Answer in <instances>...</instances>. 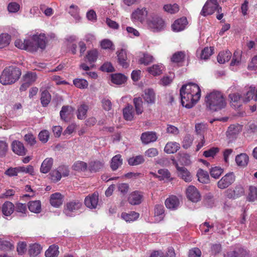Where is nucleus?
Returning a JSON list of instances; mask_svg holds the SVG:
<instances>
[{"label": "nucleus", "mask_w": 257, "mask_h": 257, "mask_svg": "<svg viewBox=\"0 0 257 257\" xmlns=\"http://www.w3.org/2000/svg\"><path fill=\"white\" fill-rule=\"evenodd\" d=\"M74 109L71 106H63L60 112L61 118L64 120H67L71 117V115L73 113Z\"/></svg>", "instance_id": "obj_29"}, {"label": "nucleus", "mask_w": 257, "mask_h": 257, "mask_svg": "<svg viewBox=\"0 0 257 257\" xmlns=\"http://www.w3.org/2000/svg\"><path fill=\"white\" fill-rule=\"evenodd\" d=\"M180 95L182 106L191 108L200 99L201 90L197 84L189 83L182 86L180 90Z\"/></svg>", "instance_id": "obj_2"}, {"label": "nucleus", "mask_w": 257, "mask_h": 257, "mask_svg": "<svg viewBox=\"0 0 257 257\" xmlns=\"http://www.w3.org/2000/svg\"><path fill=\"white\" fill-rule=\"evenodd\" d=\"M79 8L77 6L72 5L70 6L69 13L72 16L76 22H79L81 17L79 15Z\"/></svg>", "instance_id": "obj_44"}, {"label": "nucleus", "mask_w": 257, "mask_h": 257, "mask_svg": "<svg viewBox=\"0 0 257 257\" xmlns=\"http://www.w3.org/2000/svg\"><path fill=\"white\" fill-rule=\"evenodd\" d=\"M13 151L17 155L24 156L26 154V150L22 143L18 141H14L12 144Z\"/></svg>", "instance_id": "obj_20"}, {"label": "nucleus", "mask_w": 257, "mask_h": 257, "mask_svg": "<svg viewBox=\"0 0 257 257\" xmlns=\"http://www.w3.org/2000/svg\"><path fill=\"white\" fill-rule=\"evenodd\" d=\"M146 25L153 32L161 31L166 26L164 21L161 17L154 15H150L146 21Z\"/></svg>", "instance_id": "obj_5"}, {"label": "nucleus", "mask_w": 257, "mask_h": 257, "mask_svg": "<svg viewBox=\"0 0 257 257\" xmlns=\"http://www.w3.org/2000/svg\"><path fill=\"white\" fill-rule=\"evenodd\" d=\"M7 9L9 13H16L20 10V5L16 2H11L8 4Z\"/></svg>", "instance_id": "obj_59"}, {"label": "nucleus", "mask_w": 257, "mask_h": 257, "mask_svg": "<svg viewBox=\"0 0 257 257\" xmlns=\"http://www.w3.org/2000/svg\"><path fill=\"white\" fill-rule=\"evenodd\" d=\"M141 140L143 144H148L155 142L157 140V136L154 132H147L142 134Z\"/></svg>", "instance_id": "obj_19"}, {"label": "nucleus", "mask_w": 257, "mask_h": 257, "mask_svg": "<svg viewBox=\"0 0 257 257\" xmlns=\"http://www.w3.org/2000/svg\"><path fill=\"white\" fill-rule=\"evenodd\" d=\"M15 209L14 204L9 201L5 202L2 206V212L6 216L10 215Z\"/></svg>", "instance_id": "obj_32"}, {"label": "nucleus", "mask_w": 257, "mask_h": 257, "mask_svg": "<svg viewBox=\"0 0 257 257\" xmlns=\"http://www.w3.org/2000/svg\"><path fill=\"white\" fill-rule=\"evenodd\" d=\"M102 167L101 162H91L89 167L90 171L97 172Z\"/></svg>", "instance_id": "obj_63"}, {"label": "nucleus", "mask_w": 257, "mask_h": 257, "mask_svg": "<svg viewBox=\"0 0 257 257\" xmlns=\"http://www.w3.org/2000/svg\"><path fill=\"white\" fill-rule=\"evenodd\" d=\"M188 24L186 18L182 17L176 20L172 25V29L174 32H178L184 30Z\"/></svg>", "instance_id": "obj_13"}, {"label": "nucleus", "mask_w": 257, "mask_h": 257, "mask_svg": "<svg viewBox=\"0 0 257 257\" xmlns=\"http://www.w3.org/2000/svg\"><path fill=\"white\" fill-rule=\"evenodd\" d=\"M244 194V189L242 186H236L234 189H228L225 192L226 196L229 199H235Z\"/></svg>", "instance_id": "obj_12"}, {"label": "nucleus", "mask_w": 257, "mask_h": 257, "mask_svg": "<svg viewBox=\"0 0 257 257\" xmlns=\"http://www.w3.org/2000/svg\"><path fill=\"white\" fill-rule=\"evenodd\" d=\"M196 176L198 178V181L201 183L208 184L210 182V178L208 173L202 169H198Z\"/></svg>", "instance_id": "obj_24"}, {"label": "nucleus", "mask_w": 257, "mask_h": 257, "mask_svg": "<svg viewBox=\"0 0 257 257\" xmlns=\"http://www.w3.org/2000/svg\"><path fill=\"white\" fill-rule=\"evenodd\" d=\"M247 200L249 201H254L255 200H257V187L254 186L249 187Z\"/></svg>", "instance_id": "obj_52"}, {"label": "nucleus", "mask_w": 257, "mask_h": 257, "mask_svg": "<svg viewBox=\"0 0 257 257\" xmlns=\"http://www.w3.org/2000/svg\"><path fill=\"white\" fill-rule=\"evenodd\" d=\"M206 107L212 111H219L226 105L225 97L223 94L217 90H213L206 94L205 98Z\"/></svg>", "instance_id": "obj_3"}, {"label": "nucleus", "mask_w": 257, "mask_h": 257, "mask_svg": "<svg viewBox=\"0 0 257 257\" xmlns=\"http://www.w3.org/2000/svg\"><path fill=\"white\" fill-rule=\"evenodd\" d=\"M185 54L184 52H178L173 54L171 61L173 62L178 63L183 61L185 58Z\"/></svg>", "instance_id": "obj_57"}, {"label": "nucleus", "mask_w": 257, "mask_h": 257, "mask_svg": "<svg viewBox=\"0 0 257 257\" xmlns=\"http://www.w3.org/2000/svg\"><path fill=\"white\" fill-rule=\"evenodd\" d=\"M174 77L173 74H170V76H163L160 81V84L163 86H167L170 84Z\"/></svg>", "instance_id": "obj_55"}, {"label": "nucleus", "mask_w": 257, "mask_h": 257, "mask_svg": "<svg viewBox=\"0 0 257 257\" xmlns=\"http://www.w3.org/2000/svg\"><path fill=\"white\" fill-rule=\"evenodd\" d=\"M51 99V96L49 92L45 90L42 92L41 101L43 106H47Z\"/></svg>", "instance_id": "obj_47"}, {"label": "nucleus", "mask_w": 257, "mask_h": 257, "mask_svg": "<svg viewBox=\"0 0 257 257\" xmlns=\"http://www.w3.org/2000/svg\"><path fill=\"white\" fill-rule=\"evenodd\" d=\"M163 10L168 13L174 14L179 12V7L177 4H167L164 6Z\"/></svg>", "instance_id": "obj_35"}, {"label": "nucleus", "mask_w": 257, "mask_h": 257, "mask_svg": "<svg viewBox=\"0 0 257 257\" xmlns=\"http://www.w3.org/2000/svg\"><path fill=\"white\" fill-rule=\"evenodd\" d=\"M47 44V38L45 34L37 32L29 36L24 40L17 39L15 42L16 47L22 50L34 53L45 49Z\"/></svg>", "instance_id": "obj_1"}, {"label": "nucleus", "mask_w": 257, "mask_h": 257, "mask_svg": "<svg viewBox=\"0 0 257 257\" xmlns=\"http://www.w3.org/2000/svg\"><path fill=\"white\" fill-rule=\"evenodd\" d=\"M116 54L119 64L123 67L127 68L129 64L126 61L127 56L126 50L125 49H121V50L117 51Z\"/></svg>", "instance_id": "obj_22"}, {"label": "nucleus", "mask_w": 257, "mask_h": 257, "mask_svg": "<svg viewBox=\"0 0 257 257\" xmlns=\"http://www.w3.org/2000/svg\"><path fill=\"white\" fill-rule=\"evenodd\" d=\"M221 8L219 7L217 0H208L203 7L201 12V15L203 16L211 15L215 11L218 13Z\"/></svg>", "instance_id": "obj_8"}, {"label": "nucleus", "mask_w": 257, "mask_h": 257, "mask_svg": "<svg viewBox=\"0 0 257 257\" xmlns=\"http://www.w3.org/2000/svg\"><path fill=\"white\" fill-rule=\"evenodd\" d=\"M127 77L121 73L112 74L110 75L111 82L116 85H121L126 82Z\"/></svg>", "instance_id": "obj_23"}, {"label": "nucleus", "mask_w": 257, "mask_h": 257, "mask_svg": "<svg viewBox=\"0 0 257 257\" xmlns=\"http://www.w3.org/2000/svg\"><path fill=\"white\" fill-rule=\"evenodd\" d=\"M173 163L177 170L178 176L186 182L191 181L192 180L191 175L183 165L179 164L178 162H173ZM179 163H181V162H179Z\"/></svg>", "instance_id": "obj_9"}, {"label": "nucleus", "mask_w": 257, "mask_h": 257, "mask_svg": "<svg viewBox=\"0 0 257 257\" xmlns=\"http://www.w3.org/2000/svg\"><path fill=\"white\" fill-rule=\"evenodd\" d=\"M59 247L57 245H52L45 252L46 257H57L59 254Z\"/></svg>", "instance_id": "obj_40"}, {"label": "nucleus", "mask_w": 257, "mask_h": 257, "mask_svg": "<svg viewBox=\"0 0 257 257\" xmlns=\"http://www.w3.org/2000/svg\"><path fill=\"white\" fill-rule=\"evenodd\" d=\"M98 55L97 50L93 49L87 52L86 58L90 63H93L96 61Z\"/></svg>", "instance_id": "obj_48"}, {"label": "nucleus", "mask_w": 257, "mask_h": 257, "mask_svg": "<svg viewBox=\"0 0 257 257\" xmlns=\"http://www.w3.org/2000/svg\"><path fill=\"white\" fill-rule=\"evenodd\" d=\"M179 149V144L176 142H169L166 144L164 151L168 154H173L176 152Z\"/></svg>", "instance_id": "obj_31"}, {"label": "nucleus", "mask_w": 257, "mask_h": 257, "mask_svg": "<svg viewBox=\"0 0 257 257\" xmlns=\"http://www.w3.org/2000/svg\"><path fill=\"white\" fill-rule=\"evenodd\" d=\"M100 45L101 48L103 49H114L113 43L111 41L107 39H105L101 41Z\"/></svg>", "instance_id": "obj_54"}, {"label": "nucleus", "mask_w": 257, "mask_h": 257, "mask_svg": "<svg viewBox=\"0 0 257 257\" xmlns=\"http://www.w3.org/2000/svg\"><path fill=\"white\" fill-rule=\"evenodd\" d=\"M230 103L234 109L239 108L242 105L241 96L238 93H233L229 95Z\"/></svg>", "instance_id": "obj_16"}, {"label": "nucleus", "mask_w": 257, "mask_h": 257, "mask_svg": "<svg viewBox=\"0 0 257 257\" xmlns=\"http://www.w3.org/2000/svg\"><path fill=\"white\" fill-rule=\"evenodd\" d=\"M186 194L187 198L193 202H197L200 200V194L194 186H189L186 189Z\"/></svg>", "instance_id": "obj_11"}, {"label": "nucleus", "mask_w": 257, "mask_h": 257, "mask_svg": "<svg viewBox=\"0 0 257 257\" xmlns=\"http://www.w3.org/2000/svg\"><path fill=\"white\" fill-rule=\"evenodd\" d=\"M148 15L149 13L146 8L140 7L133 12L131 15V19L134 22H139L146 25Z\"/></svg>", "instance_id": "obj_6"}, {"label": "nucleus", "mask_w": 257, "mask_h": 257, "mask_svg": "<svg viewBox=\"0 0 257 257\" xmlns=\"http://www.w3.org/2000/svg\"><path fill=\"white\" fill-rule=\"evenodd\" d=\"M52 162H42L40 168V171L43 173H47L51 169Z\"/></svg>", "instance_id": "obj_62"}, {"label": "nucleus", "mask_w": 257, "mask_h": 257, "mask_svg": "<svg viewBox=\"0 0 257 257\" xmlns=\"http://www.w3.org/2000/svg\"><path fill=\"white\" fill-rule=\"evenodd\" d=\"M164 206L162 205H156L155 208V217L156 221H160L164 216Z\"/></svg>", "instance_id": "obj_34"}, {"label": "nucleus", "mask_w": 257, "mask_h": 257, "mask_svg": "<svg viewBox=\"0 0 257 257\" xmlns=\"http://www.w3.org/2000/svg\"><path fill=\"white\" fill-rule=\"evenodd\" d=\"M50 178L53 183H57L60 181L62 178L61 174L58 170L56 169L52 171L50 174Z\"/></svg>", "instance_id": "obj_53"}, {"label": "nucleus", "mask_w": 257, "mask_h": 257, "mask_svg": "<svg viewBox=\"0 0 257 257\" xmlns=\"http://www.w3.org/2000/svg\"><path fill=\"white\" fill-rule=\"evenodd\" d=\"M231 57V53L229 51L221 52L217 56V61L220 64H223L228 61Z\"/></svg>", "instance_id": "obj_33"}, {"label": "nucleus", "mask_w": 257, "mask_h": 257, "mask_svg": "<svg viewBox=\"0 0 257 257\" xmlns=\"http://www.w3.org/2000/svg\"><path fill=\"white\" fill-rule=\"evenodd\" d=\"M154 61V58L152 55L148 53H144L140 56L138 62L140 64H143L147 66L153 62Z\"/></svg>", "instance_id": "obj_28"}, {"label": "nucleus", "mask_w": 257, "mask_h": 257, "mask_svg": "<svg viewBox=\"0 0 257 257\" xmlns=\"http://www.w3.org/2000/svg\"><path fill=\"white\" fill-rule=\"evenodd\" d=\"M179 200L176 196H170L165 201L166 207L170 209H176L179 206Z\"/></svg>", "instance_id": "obj_21"}, {"label": "nucleus", "mask_w": 257, "mask_h": 257, "mask_svg": "<svg viewBox=\"0 0 257 257\" xmlns=\"http://www.w3.org/2000/svg\"><path fill=\"white\" fill-rule=\"evenodd\" d=\"M73 84L79 89H85L88 86V82L84 79L76 78L73 81Z\"/></svg>", "instance_id": "obj_46"}, {"label": "nucleus", "mask_w": 257, "mask_h": 257, "mask_svg": "<svg viewBox=\"0 0 257 257\" xmlns=\"http://www.w3.org/2000/svg\"><path fill=\"white\" fill-rule=\"evenodd\" d=\"M62 196L60 193H55L51 195L50 203L52 206L58 207L62 204Z\"/></svg>", "instance_id": "obj_26"}, {"label": "nucleus", "mask_w": 257, "mask_h": 257, "mask_svg": "<svg viewBox=\"0 0 257 257\" xmlns=\"http://www.w3.org/2000/svg\"><path fill=\"white\" fill-rule=\"evenodd\" d=\"M39 138L40 140L44 143H46L49 138V133L48 131H42L39 134Z\"/></svg>", "instance_id": "obj_64"}, {"label": "nucleus", "mask_w": 257, "mask_h": 257, "mask_svg": "<svg viewBox=\"0 0 257 257\" xmlns=\"http://www.w3.org/2000/svg\"><path fill=\"white\" fill-rule=\"evenodd\" d=\"M21 74L20 70L14 67L6 68L0 76V83L3 85H9L18 80Z\"/></svg>", "instance_id": "obj_4"}, {"label": "nucleus", "mask_w": 257, "mask_h": 257, "mask_svg": "<svg viewBox=\"0 0 257 257\" xmlns=\"http://www.w3.org/2000/svg\"><path fill=\"white\" fill-rule=\"evenodd\" d=\"M143 195L141 192L136 191L131 193L128 198V202L133 205H139L143 200Z\"/></svg>", "instance_id": "obj_17"}, {"label": "nucleus", "mask_w": 257, "mask_h": 257, "mask_svg": "<svg viewBox=\"0 0 257 257\" xmlns=\"http://www.w3.org/2000/svg\"><path fill=\"white\" fill-rule=\"evenodd\" d=\"M11 37L7 33H2L0 35V49L8 46L11 42Z\"/></svg>", "instance_id": "obj_38"}, {"label": "nucleus", "mask_w": 257, "mask_h": 257, "mask_svg": "<svg viewBox=\"0 0 257 257\" xmlns=\"http://www.w3.org/2000/svg\"><path fill=\"white\" fill-rule=\"evenodd\" d=\"M220 149L218 147H213L210 148V149L206 150L203 152V155L206 158H213L214 156L219 152Z\"/></svg>", "instance_id": "obj_50"}, {"label": "nucleus", "mask_w": 257, "mask_h": 257, "mask_svg": "<svg viewBox=\"0 0 257 257\" xmlns=\"http://www.w3.org/2000/svg\"><path fill=\"white\" fill-rule=\"evenodd\" d=\"M82 202L74 200L67 202L65 205L64 213L68 216H73L82 207Z\"/></svg>", "instance_id": "obj_7"}, {"label": "nucleus", "mask_w": 257, "mask_h": 257, "mask_svg": "<svg viewBox=\"0 0 257 257\" xmlns=\"http://www.w3.org/2000/svg\"><path fill=\"white\" fill-rule=\"evenodd\" d=\"M255 87L254 86H250L247 88L244 96V101L248 102L252 99H254L255 95H254Z\"/></svg>", "instance_id": "obj_45"}, {"label": "nucleus", "mask_w": 257, "mask_h": 257, "mask_svg": "<svg viewBox=\"0 0 257 257\" xmlns=\"http://www.w3.org/2000/svg\"><path fill=\"white\" fill-rule=\"evenodd\" d=\"M135 107L136 113L140 115L142 113L144 110L143 102L141 97H135L133 100Z\"/></svg>", "instance_id": "obj_37"}, {"label": "nucleus", "mask_w": 257, "mask_h": 257, "mask_svg": "<svg viewBox=\"0 0 257 257\" xmlns=\"http://www.w3.org/2000/svg\"><path fill=\"white\" fill-rule=\"evenodd\" d=\"M88 109V105L82 104L78 108L77 110V118L79 119H84L86 117V113Z\"/></svg>", "instance_id": "obj_43"}, {"label": "nucleus", "mask_w": 257, "mask_h": 257, "mask_svg": "<svg viewBox=\"0 0 257 257\" xmlns=\"http://www.w3.org/2000/svg\"><path fill=\"white\" fill-rule=\"evenodd\" d=\"M165 69V67L162 63L154 64L147 68L149 73L154 76H159L163 73Z\"/></svg>", "instance_id": "obj_15"}, {"label": "nucleus", "mask_w": 257, "mask_h": 257, "mask_svg": "<svg viewBox=\"0 0 257 257\" xmlns=\"http://www.w3.org/2000/svg\"><path fill=\"white\" fill-rule=\"evenodd\" d=\"M72 167L75 171H85L87 169V165L84 162H75Z\"/></svg>", "instance_id": "obj_56"}, {"label": "nucleus", "mask_w": 257, "mask_h": 257, "mask_svg": "<svg viewBox=\"0 0 257 257\" xmlns=\"http://www.w3.org/2000/svg\"><path fill=\"white\" fill-rule=\"evenodd\" d=\"M214 49L213 47H206L201 51L200 58L201 59H207L213 54Z\"/></svg>", "instance_id": "obj_49"}, {"label": "nucleus", "mask_w": 257, "mask_h": 257, "mask_svg": "<svg viewBox=\"0 0 257 257\" xmlns=\"http://www.w3.org/2000/svg\"><path fill=\"white\" fill-rule=\"evenodd\" d=\"M241 130V126L240 125H231L228 127L226 132L227 137L229 139H233L240 132Z\"/></svg>", "instance_id": "obj_27"}, {"label": "nucleus", "mask_w": 257, "mask_h": 257, "mask_svg": "<svg viewBox=\"0 0 257 257\" xmlns=\"http://www.w3.org/2000/svg\"><path fill=\"white\" fill-rule=\"evenodd\" d=\"M41 248V245L39 244H31L29 247V253L31 256H36L40 253Z\"/></svg>", "instance_id": "obj_41"}, {"label": "nucleus", "mask_w": 257, "mask_h": 257, "mask_svg": "<svg viewBox=\"0 0 257 257\" xmlns=\"http://www.w3.org/2000/svg\"><path fill=\"white\" fill-rule=\"evenodd\" d=\"M135 112L133 106L128 104L123 109V115L126 120L131 121L134 118Z\"/></svg>", "instance_id": "obj_25"}, {"label": "nucleus", "mask_w": 257, "mask_h": 257, "mask_svg": "<svg viewBox=\"0 0 257 257\" xmlns=\"http://www.w3.org/2000/svg\"><path fill=\"white\" fill-rule=\"evenodd\" d=\"M28 207L31 212L39 213L41 211V203L39 200L30 201Z\"/></svg>", "instance_id": "obj_30"}, {"label": "nucleus", "mask_w": 257, "mask_h": 257, "mask_svg": "<svg viewBox=\"0 0 257 257\" xmlns=\"http://www.w3.org/2000/svg\"><path fill=\"white\" fill-rule=\"evenodd\" d=\"M241 64V52L236 51L234 52L232 61L230 63L231 67L239 66Z\"/></svg>", "instance_id": "obj_36"}, {"label": "nucleus", "mask_w": 257, "mask_h": 257, "mask_svg": "<svg viewBox=\"0 0 257 257\" xmlns=\"http://www.w3.org/2000/svg\"><path fill=\"white\" fill-rule=\"evenodd\" d=\"M98 202V194L94 192L90 196H87L84 200L85 205L89 208H96Z\"/></svg>", "instance_id": "obj_14"}, {"label": "nucleus", "mask_w": 257, "mask_h": 257, "mask_svg": "<svg viewBox=\"0 0 257 257\" xmlns=\"http://www.w3.org/2000/svg\"><path fill=\"white\" fill-rule=\"evenodd\" d=\"M142 97L145 101L149 104H153L155 102L156 94L152 88H147L144 91Z\"/></svg>", "instance_id": "obj_18"}, {"label": "nucleus", "mask_w": 257, "mask_h": 257, "mask_svg": "<svg viewBox=\"0 0 257 257\" xmlns=\"http://www.w3.org/2000/svg\"><path fill=\"white\" fill-rule=\"evenodd\" d=\"M14 248V245L9 241L0 239V249L9 250Z\"/></svg>", "instance_id": "obj_60"}, {"label": "nucleus", "mask_w": 257, "mask_h": 257, "mask_svg": "<svg viewBox=\"0 0 257 257\" xmlns=\"http://www.w3.org/2000/svg\"><path fill=\"white\" fill-rule=\"evenodd\" d=\"M209 172L211 176L216 179L223 173V169L219 166H215L210 169Z\"/></svg>", "instance_id": "obj_42"}, {"label": "nucleus", "mask_w": 257, "mask_h": 257, "mask_svg": "<svg viewBox=\"0 0 257 257\" xmlns=\"http://www.w3.org/2000/svg\"><path fill=\"white\" fill-rule=\"evenodd\" d=\"M235 181V176L233 172L227 173L217 182V187L221 189L227 188Z\"/></svg>", "instance_id": "obj_10"}, {"label": "nucleus", "mask_w": 257, "mask_h": 257, "mask_svg": "<svg viewBox=\"0 0 257 257\" xmlns=\"http://www.w3.org/2000/svg\"><path fill=\"white\" fill-rule=\"evenodd\" d=\"M139 213L131 211L128 213H122L121 217L127 222L133 221L138 219L139 217Z\"/></svg>", "instance_id": "obj_39"}, {"label": "nucleus", "mask_w": 257, "mask_h": 257, "mask_svg": "<svg viewBox=\"0 0 257 257\" xmlns=\"http://www.w3.org/2000/svg\"><path fill=\"white\" fill-rule=\"evenodd\" d=\"M23 78L24 81L31 85L36 80L37 75L35 73L28 72L24 76Z\"/></svg>", "instance_id": "obj_51"}, {"label": "nucleus", "mask_w": 257, "mask_h": 257, "mask_svg": "<svg viewBox=\"0 0 257 257\" xmlns=\"http://www.w3.org/2000/svg\"><path fill=\"white\" fill-rule=\"evenodd\" d=\"M193 141V137L190 135H187L185 136L183 141V147L185 149L188 148L192 145Z\"/></svg>", "instance_id": "obj_61"}, {"label": "nucleus", "mask_w": 257, "mask_h": 257, "mask_svg": "<svg viewBox=\"0 0 257 257\" xmlns=\"http://www.w3.org/2000/svg\"><path fill=\"white\" fill-rule=\"evenodd\" d=\"M23 169V168H20V167H15V168H10L7 169L5 172V174L10 176H15L18 175L19 172H21V171H22Z\"/></svg>", "instance_id": "obj_58"}]
</instances>
